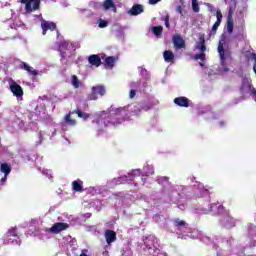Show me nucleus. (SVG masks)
Returning <instances> with one entry per match:
<instances>
[{
  "instance_id": "obj_18",
  "label": "nucleus",
  "mask_w": 256,
  "mask_h": 256,
  "mask_svg": "<svg viewBox=\"0 0 256 256\" xmlns=\"http://www.w3.org/2000/svg\"><path fill=\"white\" fill-rule=\"evenodd\" d=\"M117 62V58L115 56H108L104 59L105 69H113L115 67V63Z\"/></svg>"
},
{
  "instance_id": "obj_23",
  "label": "nucleus",
  "mask_w": 256,
  "mask_h": 256,
  "mask_svg": "<svg viewBox=\"0 0 256 256\" xmlns=\"http://www.w3.org/2000/svg\"><path fill=\"white\" fill-rule=\"evenodd\" d=\"M163 57H164V60L166 61V63H173V61H175V54H173L169 50L164 51Z\"/></svg>"
},
{
  "instance_id": "obj_3",
  "label": "nucleus",
  "mask_w": 256,
  "mask_h": 256,
  "mask_svg": "<svg viewBox=\"0 0 256 256\" xmlns=\"http://www.w3.org/2000/svg\"><path fill=\"white\" fill-rule=\"evenodd\" d=\"M107 93V89L104 85L98 84L91 88V94L88 96V101H97L100 97H103ZM99 95V96H98Z\"/></svg>"
},
{
  "instance_id": "obj_33",
  "label": "nucleus",
  "mask_w": 256,
  "mask_h": 256,
  "mask_svg": "<svg viewBox=\"0 0 256 256\" xmlns=\"http://www.w3.org/2000/svg\"><path fill=\"white\" fill-rule=\"evenodd\" d=\"M194 59L196 61H198V59H200V61H204L205 60V52H200L199 54H195Z\"/></svg>"
},
{
  "instance_id": "obj_1",
  "label": "nucleus",
  "mask_w": 256,
  "mask_h": 256,
  "mask_svg": "<svg viewBox=\"0 0 256 256\" xmlns=\"http://www.w3.org/2000/svg\"><path fill=\"white\" fill-rule=\"evenodd\" d=\"M218 53L220 57V65L222 67L223 73H229V67L225 64V61L231 58V51L225 50L223 47V41L220 40L218 44Z\"/></svg>"
},
{
  "instance_id": "obj_5",
  "label": "nucleus",
  "mask_w": 256,
  "mask_h": 256,
  "mask_svg": "<svg viewBox=\"0 0 256 256\" xmlns=\"http://www.w3.org/2000/svg\"><path fill=\"white\" fill-rule=\"evenodd\" d=\"M69 229V224L58 222L53 224V226L49 229V233H54L55 235H58V233H61V231H67Z\"/></svg>"
},
{
  "instance_id": "obj_4",
  "label": "nucleus",
  "mask_w": 256,
  "mask_h": 256,
  "mask_svg": "<svg viewBox=\"0 0 256 256\" xmlns=\"http://www.w3.org/2000/svg\"><path fill=\"white\" fill-rule=\"evenodd\" d=\"M25 5L26 13H33L41 7V0H20Z\"/></svg>"
},
{
  "instance_id": "obj_9",
  "label": "nucleus",
  "mask_w": 256,
  "mask_h": 256,
  "mask_svg": "<svg viewBox=\"0 0 256 256\" xmlns=\"http://www.w3.org/2000/svg\"><path fill=\"white\" fill-rule=\"evenodd\" d=\"M172 42L175 49H185V40L179 34H175L172 37Z\"/></svg>"
},
{
  "instance_id": "obj_30",
  "label": "nucleus",
  "mask_w": 256,
  "mask_h": 256,
  "mask_svg": "<svg viewBox=\"0 0 256 256\" xmlns=\"http://www.w3.org/2000/svg\"><path fill=\"white\" fill-rule=\"evenodd\" d=\"M192 9H193L194 13H199L200 8H199V3L197 2V0H192Z\"/></svg>"
},
{
  "instance_id": "obj_29",
  "label": "nucleus",
  "mask_w": 256,
  "mask_h": 256,
  "mask_svg": "<svg viewBox=\"0 0 256 256\" xmlns=\"http://www.w3.org/2000/svg\"><path fill=\"white\" fill-rule=\"evenodd\" d=\"M6 237H17V228H10L6 233Z\"/></svg>"
},
{
  "instance_id": "obj_31",
  "label": "nucleus",
  "mask_w": 256,
  "mask_h": 256,
  "mask_svg": "<svg viewBox=\"0 0 256 256\" xmlns=\"http://www.w3.org/2000/svg\"><path fill=\"white\" fill-rule=\"evenodd\" d=\"M174 223H175V227H185L186 225L185 220H181V219L174 220Z\"/></svg>"
},
{
  "instance_id": "obj_22",
  "label": "nucleus",
  "mask_w": 256,
  "mask_h": 256,
  "mask_svg": "<svg viewBox=\"0 0 256 256\" xmlns=\"http://www.w3.org/2000/svg\"><path fill=\"white\" fill-rule=\"evenodd\" d=\"M141 175V169L133 170L131 174H128V176L122 177L124 181H133L135 177H139Z\"/></svg>"
},
{
  "instance_id": "obj_43",
  "label": "nucleus",
  "mask_w": 256,
  "mask_h": 256,
  "mask_svg": "<svg viewBox=\"0 0 256 256\" xmlns=\"http://www.w3.org/2000/svg\"><path fill=\"white\" fill-rule=\"evenodd\" d=\"M199 65H200V67H203V62H200Z\"/></svg>"
},
{
  "instance_id": "obj_40",
  "label": "nucleus",
  "mask_w": 256,
  "mask_h": 256,
  "mask_svg": "<svg viewBox=\"0 0 256 256\" xmlns=\"http://www.w3.org/2000/svg\"><path fill=\"white\" fill-rule=\"evenodd\" d=\"M218 211H223L225 209V207L223 205H219L217 206Z\"/></svg>"
},
{
  "instance_id": "obj_16",
  "label": "nucleus",
  "mask_w": 256,
  "mask_h": 256,
  "mask_svg": "<svg viewBox=\"0 0 256 256\" xmlns=\"http://www.w3.org/2000/svg\"><path fill=\"white\" fill-rule=\"evenodd\" d=\"M174 103L175 105H178V107H189V103H190V100L189 98L185 97V96H180V97H176L174 99Z\"/></svg>"
},
{
  "instance_id": "obj_2",
  "label": "nucleus",
  "mask_w": 256,
  "mask_h": 256,
  "mask_svg": "<svg viewBox=\"0 0 256 256\" xmlns=\"http://www.w3.org/2000/svg\"><path fill=\"white\" fill-rule=\"evenodd\" d=\"M104 115H107V113L102 112L100 118L98 119V123H103L105 127H117V125H121V123L125 121V118H116L109 115Z\"/></svg>"
},
{
  "instance_id": "obj_37",
  "label": "nucleus",
  "mask_w": 256,
  "mask_h": 256,
  "mask_svg": "<svg viewBox=\"0 0 256 256\" xmlns=\"http://www.w3.org/2000/svg\"><path fill=\"white\" fill-rule=\"evenodd\" d=\"M68 46H69V43H67V42H62L60 44V47H62V49H67Z\"/></svg>"
},
{
  "instance_id": "obj_39",
  "label": "nucleus",
  "mask_w": 256,
  "mask_h": 256,
  "mask_svg": "<svg viewBox=\"0 0 256 256\" xmlns=\"http://www.w3.org/2000/svg\"><path fill=\"white\" fill-rule=\"evenodd\" d=\"M7 181V175L4 174V177L1 178L0 182L5 183Z\"/></svg>"
},
{
  "instance_id": "obj_35",
  "label": "nucleus",
  "mask_w": 256,
  "mask_h": 256,
  "mask_svg": "<svg viewBox=\"0 0 256 256\" xmlns=\"http://www.w3.org/2000/svg\"><path fill=\"white\" fill-rule=\"evenodd\" d=\"M176 11L177 13H179L180 15H183V6L179 5L176 7Z\"/></svg>"
},
{
  "instance_id": "obj_41",
  "label": "nucleus",
  "mask_w": 256,
  "mask_h": 256,
  "mask_svg": "<svg viewBox=\"0 0 256 256\" xmlns=\"http://www.w3.org/2000/svg\"><path fill=\"white\" fill-rule=\"evenodd\" d=\"M87 250H83L82 253L80 254V256H88L86 253Z\"/></svg>"
},
{
  "instance_id": "obj_7",
  "label": "nucleus",
  "mask_w": 256,
  "mask_h": 256,
  "mask_svg": "<svg viewBox=\"0 0 256 256\" xmlns=\"http://www.w3.org/2000/svg\"><path fill=\"white\" fill-rule=\"evenodd\" d=\"M104 237L107 245H111V243H115V241H117V232L107 229L104 232Z\"/></svg>"
},
{
  "instance_id": "obj_6",
  "label": "nucleus",
  "mask_w": 256,
  "mask_h": 256,
  "mask_svg": "<svg viewBox=\"0 0 256 256\" xmlns=\"http://www.w3.org/2000/svg\"><path fill=\"white\" fill-rule=\"evenodd\" d=\"M41 29H42V34L47 35L48 31H56L57 30V24H55L54 22L42 20Z\"/></svg>"
},
{
  "instance_id": "obj_19",
  "label": "nucleus",
  "mask_w": 256,
  "mask_h": 256,
  "mask_svg": "<svg viewBox=\"0 0 256 256\" xmlns=\"http://www.w3.org/2000/svg\"><path fill=\"white\" fill-rule=\"evenodd\" d=\"M72 189L76 193H83V191H85V189H83V181H81L80 179L74 180L72 182Z\"/></svg>"
},
{
  "instance_id": "obj_13",
  "label": "nucleus",
  "mask_w": 256,
  "mask_h": 256,
  "mask_svg": "<svg viewBox=\"0 0 256 256\" xmlns=\"http://www.w3.org/2000/svg\"><path fill=\"white\" fill-rule=\"evenodd\" d=\"M235 11V6L230 7L228 10V16H227V31L229 34L233 33V13Z\"/></svg>"
},
{
  "instance_id": "obj_25",
  "label": "nucleus",
  "mask_w": 256,
  "mask_h": 256,
  "mask_svg": "<svg viewBox=\"0 0 256 256\" xmlns=\"http://www.w3.org/2000/svg\"><path fill=\"white\" fill-rule=\"evenodd\" d=\"M152 33L156 37H161V35H163V26H154V27H152Z\"/></svg>"
},
{
  "instance_id": "obj_10",
  "label": "nucleus",
  "mask_w": 256,
  "mask_h": 256,
  "mask_svg": "<svg viewBox=\"0 0 256 256\" xmlns=\"http://www.w3.org/2000/svg\"><path fill=\"white\" fill-rule=\"evenodd\" d=\"M88 63L92 67H101L103 65V61H101V56L99 54H92L88 57Z\"/></svg>"
},
{
  "instance_id": "obj_14",
  "label": "nucleus",
  "mask_w": 256,
  "mask_h": 256,
  "mask_svg": "<svg viewBox=\"0 0 256 256\" xmlns=\"http://www.w3.org/2000/svg\"><path fill=\"white\" fill-rule=\"evenodd\" d=\"M100 5L104 11H109V9H111L113 13H117V6L113 0H104Z\"/></svg>"
},
{
  "instance_id": "obj_12",
  "label": "nucleus",
  "mask_w": 256,
  "mask_h": 256,
  "mask_svg": "<svg viewBox=\"0 0 256 256\" xmlns=\"http://www.w3.org/2000/svg\"><path fill=\"white\" fill-rule=\"evenodd\" d=\"M19 68L22 69L23 71H27V73L29 75H32L33 77H37V75H39V70H35L26 62H21V64L19 65Z\"/></svg>"
},
{
  "instance_id": "obj_28",
  "label": "nucleus",
  "mask_w": 256,
  "mask_h": 256,
  "mask_svg": "<svg viewBox=\"0 0 256 256\" xmlns=\"http://www.w3.org/2000/svg\"><path fill=\"white\" fill-rule=\"evenodd\" d=\"M81 82H79V78L76 75L72 76V85L75 89H79V85Z\"/></svg>"
},
{
  "instance_id": "obj_36",
  "label": "nucleus",
  "mask_w": 256,
  "mask_h": 256,
  "mask_svg": "<svg viewBox=\"0 0 256 256\" xmlns=\"http://www.w3.org/2000/svg\"><path fill=\"white\" fill-rule=\"evenodd\" d=\"M161 0H149V5H157Z\"/></svg>"
},
{
  "instance_id": "obj_8",
  "label": "nucleus",
  "mask_w": 256,
  "mask_h": 256,
  "mask_svg": "<svg viewBox=\"0 0 256 256\" xmlns=\"http://www.w3.org/2000/svg\"><path fill=\"white\" fill-rule=\"evenodd\" d=\"M10 91L15 97H23V88L15 81H12V83H10Z\"/></svg>"
},
{
  "instance_id": "obj_38",
  "label": "nucleus",
  "mask_w": 256,
  "mask_h": 256,
  "mask_svg": "<svg viewBox=\"0 0 256 256\" xmlns=\"http://www.w3.org/2000/svg\"><path fill=\"white\" fill-rule=\"evenodd\" d=\"M136 93L137 92L135 90H130V99H133V97H135Z\"/></svg>"
},
{
  "instance_id": "obj_20",
  "label": "nucleus",
  "mask_w": 256,
  "mask_h": 256,
  "mask_svg": "<svg viewBox=\"0 0 256 256\" xmlns=\"http://www.w3.org/2000/svg\"><path fill=\"white\" fill-rule=\"evenodd\" d=\"M127 109H128L127 106L119 107V108H115V107L111 106L109 108V113H114V115H123V113H124L125 115H127Z\"/></svg>"
},
{
  "instance_id": "obj_24",
  "label": "nucleus",
  "mask_w": 256,
  "mask_h": 256,
  "mask_svg": "<svg viewBox=\"0 0 256 256\" xmlns=\"http://www.w3.org/2000/svg\"><path fill=\"white\" fill-rule=\"evenodd\" d=\"M72 113H75L78 117H80V119H84L85 121L91 117V114L83 112L80 109H76Z\"/></svg>"
},
{
  "instance_id": "obj_15",
  "label": "nucleus",
  "mask_w": 256,
  "mask_h": 256,
  "mask_svg": "<svg viewBox=\"0 0 256 256\" xmlns=\"http://www.w3.org/2000/svg\"><path fill=\"white\" fill-rule=\"evenodd\" d=\"M199 41L196 44V49L200 51V53H205L207 51V46L205 45V34H199Z\"/></svg>"
},
{
  "instance_id": "obj_11",
  "label": "nucleus",
  "mask_w": 256,
  "mask_h": 256,
  "mask_svg": "<svg viewBox=\"0 0 256 256\" xmlns=\"http://www.w3.org/2000/svg\"><path fill=\"white\" fill-rule=\"evenodd\" d=\"M145 9L141 4H134L130 10L127 11L128 15L131 17H137V15H141Z\"/></svg>"
},
{
  "instance_id": "obj_27",
  "label": "nucleus",
  "mask_w": 256,
  "mask_h": 256,
  "mask_svg": "<svg viewBox=\"0 0 256 256\" xmlns=\"http://www.w3.org/2000/svg\"><path fill=\"white\" fill-rule=\"evenodd\" d=\"M0 171L4 173V175H9L11 173V166L7 163H2L0 166Z\"/></svg>"
},
{
  "instance_id": "obj_42",
  "label": "nucleus",
  "mask_w": 256,
  "mask_h": 256,
  "mask_svg": "<svg viewBox=\"0 0 256 256\" xmlns=\"http://www.w3.org/2000/svg\"><path fill=\"white\" fill-rule=\"evenodd\" d=\"M60 57H61V59H65V54H64V53H61V54H60Z\"/></svg>"
},
{
  "instance_id": "obj_26",
  "label": "nucleus",
  "mask_w": 256,
  "mask_h": 256,
  "mask_svg": "<svg viewBox=\"0 0 256 256\" xmlns=\"http://www.w3.org/2000/svg\"><path fill=\"white\" fill-rule=\"evenodd\" d=\"M65 123L71 127H75V125H77V121L71 118V113L65 116Z\"/></svg>"
},
{
  "instance_id": "obj_17",
  "label": "nucleus",
  "mask_w": 256,
  "mask_h": 256,
  "mask_svg": "<svg viewBox=\"0 0 256 256\" xmlns=\"http://www.w3.org/2000/svg\"><path fill=\"white\" fill-rule=\"evenodd\" d=\"M216 17H217V20L212 26V33H216L217 29H219V26L221 25V21L223 19V14L221 13V10H217Z\"/></svg>"
},
{
  "instance_id": "obj_34",
  "label": "nucleus",
  "mask_w": 256,
  "mask_h": 256,
  "mask_svg": "<svg viewBox=\"0 0 256 256\" xmlns=\"http://www.w3.org/2000/svg\"><path fill=\"white\" fill-rule=\"evenodd\" d=\"M169 19H170V16L169 14H167L166 16L162 17V21H164V25L167 29H169L170 27V24H169Z\"/></svg>"
},
{
  "instance_id": "obj_32",
  "label": "nucleus",
  "mask_w": 256,
  "mask_h": 256,
  "mask_svg": "<svg viewBox=\"0 0 256 256\" xmlns=\"http://www.w3.org/2000/svg\"><path fill=\"white\" fill-rule=\"evenodd\" d=\"M109 25V23L103 19H100L98 22V27L100 29H105V27H107Z\"/></svg>"
},
{
  "instance_id": "obj_21",
  "label": "nucleus",
  "mask_w": 256,
  "mask_h": 256,
  "mask_svg": "<svg viewBox=\"0 0 256 256\" xmlns=\"http://www.w3.org/2000/svg\"><path fill=\"white\" fill-rule=\"evenodd\" d=\"M245 37V24H242L241 27L238 28V32L235 35V39H237V41H245Z\"/></svg>"
}]
</instances>
